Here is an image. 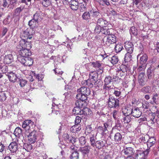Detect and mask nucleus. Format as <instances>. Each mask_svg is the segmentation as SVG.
I'll return each mask as SVG.
<instances>
[{"mask_svg":"<svg viewBox=\"0 0 159 159\" xmlns=\"http://www.w3.org/2000/svg\"><path fill=\"white\" fill-rule=\"evenodd\" d=\"M79 142L81 145L85 144L86 143L85 138L84 136H81L79 139Z\"/></svg>","mask_w":159,"mask_h":159,"instance_id":"680f3d73","label":"nucleus"},{"mask_svg":"<svg viewBox=\"0 0 159 159\" xmlns=\"http://www.w3.org/2000/svg\"><path fill=\"white\" fill-rule=\"evenodd\" d=\"M79 2L76 0H71L69 2V5L71 9L73 10H77L79 7Z\"/></svg>","mask_w":159,"mask_h":159,"instance_id":"f3484780","label":"nucleus"},{"mask_svg":"<svg viewBox=\"0 0 159 159\" xmlns=\"http://www.w3.org/2000/svg\"><path fill=\"white\" fill-rule=\"evenodd\" d=\"M119 101L111 95H109L108 101V105L110 108H116L119 106Z\"/></svg>","mask_w":159,"mask_h":159,"instance_id":"20e7f679","label":"nucleus"},{"mask_svg":"<svg viewBox=\"0 0 159 159\" xmlns=\"http://www.w3.org/2000/svg\"><path fill=\"white\" fill-rule=\"evenodd\" d=\"M25 134L28 137V141L30 143H34L36 141L37 132L36 131L33 130L30 133H26Z\"/></svg>","mask_w":159,"mask_h":159,"instance_id":"6e6552de","label":"nucleus"},{"mask_svg":"<svg viewBox=\"0 0 159 159\" xmlns=\"http://www.w3.org/2000/svg\"><path fill=\"white\" fill-rule=\"evenodd\" d=\"M113 93L116 97H119L121 94V92L117 88L114 90Z\"/></svg>","mask_w":159,"mask_h":159,"instance_id":"e2e57ef3","label":"nucleus"},{"mask_svg":"<svg viewBox=\"0 0 159 159\" xmlns=\"http://www.w3.org/2000/svg\"><path fill=\"white\" fill-rule=\"evenodd\" d=\"M79 153L77 151H75L71 153L70 159H79Z\"/></svg>","mask_w":159,"mask_h":159,"instance_id":"c03bdc74","label":"nucleus"},{"mask_svg":"<svg viewBox=\"0 0 159 159\" xmlns=\"http://www.w3.org/2000/svg\"><path fill=\"white\" fill-rule=\"evenodd\" d=\"M156 140L155 138L153 137H152L149 138L148 140L147 141V145L148 148H150L152 146L155 144Z\"/></svg>","mask_w":159,"mask_h":159,"instance_id":"c756f323","label":"nucleus"},{"mask_svg":"<svg viewBox=\"0 0 159 159\" xmlns=\"http://www.w3.org/2000/svg\"><path fill=\"white\" fill-rule=\"evenodd\" d=\"M96 24L102 27H106L108 25V23L106 20L102 18H99L96 21Z\"/></svg>","mask_w":159,"mask_h":159,"instance_id":"dca6fc26","label":"nucleus"},{"mask_svg":"<svg viewBox=\"0 0 159 159\" xmlns=\"http://www.w3.org/2000/svg\"><path fill=\"white\" fill-rule=\"evenodd\" d=\"M83 2H81L82 3L86 5L87 6L89 7L90 6H91V0H82Z\"/></svg>","mask_w":159,"mask_h":159,"instance_id":"bf43d9fd","label":"nucleus"},{"mask_svg":"<svg viewBox=\"0 0 159 159\" xmlns=\"http://www.w3.org/2000/svg\"><path fill=\"white\" fill-rule=\"evenodd\" d=\"M34 143H25L24 145V148L27 151H30L32 149L33 147V144Z\"/></svg>","mask_w":159,"mask_h":159,"instance_id":"4c0bfd02","label":"nucleus"},{"mask_svg":"<svg viewBox=\"0 0 159 159\" xmlns=\"http://www.w3.org/2000/svg\"><path fill=\"white\" fill-rule=\"evenodd\" d=\"M159 98V95L158 94L155 93L153 94L152 99L153 102L156 103L157 100Z\"/></svg>","mask_w":159,"mask_h":159,"instance_id":"338daca9","label":"nucleus"},{"mask_svg":"<svg viewBox=\"0 0 159 159\" xmlns=\"http://www.w3.org/2000/svg\"><path fill=\"white\" fill-rule=\"evenodd\" d=\"M123 152L127 156H132L134 155L135 151L131 147H128L123 150Z\"/></svg>","mask_w":159,"mask_h":159,"instance_id":"5701e85b","label":"nucleus"},{"mask_svg":"<svg viewBox=\"0 0 159 159\" xmlns=\"http://www.w3.org/2000/svg\"><path fill=\"white\" fill-rule=\"evenodd\" d=\"M98 77V73L96 71H92L89 74V79L92 80V82L94 83L95 85L97 84V79Z\"/></svg>","mask_w":159,"mask_h":159,"instance_id":"2eb2a0df","label":"nucleus"},{"mask_svg":"<svg viewBox=\"0 0 159 159\" xmlns=\"http://www.w3.org/2000/svg\"><path fill=\"white\" fill-rule=\"evenodd\" d=\"M80 94H77L76 96V98L78 99L75 103L76 106L79 107H80L82 108L85 107L87 104L86 102L87 97H86L84 96H82Z\"/></svg>","mask_w":159,"mask_h":159,"instance_id":"f257e3e1","label":"nucleus"},{"mask_svg":"<svg viewBox=\"0 0 159 159\" xmlns=\"http://www.w3.org/2000/svg\"><path fill=\"white\" fill-rule=\"evenodd\" d=\"M6 75L8 76L10 81L13 83L16 82L19 78L18 74L12 72L7 73Z\"/></svg>","mask_w":159,"mask_h":159,"instance_id":"f8f14e48","label":"nucleus"},{"mask_svg":"<svg viewBox=\"0 0 159 159\" xmlns=\"http://www.w3.org/2000/svg\"><path fill=\"white\" fill-rule=\"evenodd\" d=\"M89 12H85L82 15V17L84 20H87L90 18V15Z\"/></svg>","mask_w":159,"mask_h":159,"instance_id":"49530a36","label":"nucleus"},{"mask_svg":"<svg viewBox=\"0 0 159 159\" xmlns=\"http://www.w3.org/2000/svg\"><path fill=\"white\" fill-rule=\"evenodd\" d=\"M92 65L93 67L96 68V70H99L100 73H102V68L101 67V65L100 63L98 61L94 62L92 63Z\"/></svg>","mask_w":159,"mask_h":159,"instance_id":"c85d7f7f","label":"nucleus"},{"mask_svg":"<svg viewBox=\"0 0 159 159\" xmlns=\"http://www.w3.org/2000/svg\"><path fill=\"white\" fill-rule=\"evenodd\" d=\"M111 29H109L107 28H102V29L101 33L108 36L109 35H111L110 34V30Z\"/></svg>","mask_w":159,"mask_h":159,"instance_id":"a19ab883","label":"nucleus"},{"mask_svg":"<svg viewBox=\"0 0 159 159\" xmlns=\"http://www.w3.org/2000/svg\"><path fill=\"white\" fill-rule=\"evenodd\" d=\"M18 145L16 142L11 143L9 144L8 148L10 150L13 152H16L17 150Z\"/></svg>","mask_w":159,"mask_h":159,"instance_id":"393cba45","label":"nucleus"},{"mask_svg":"<svg viewBox=\"0 0 159 159\" xmlns=\"http://www.w3.org/2000/svg\"><path fill=\"white\" fill-rule=\"evenodd\" d=\"M30 48H27L18 50L17 51L19 52V56L18 57H25L30 56L31 55V51L29 50Z\"/></svg>","mask_w":159,"mask_h":159,"instance_id":"9b49d317","label":"nucleus"},{"mask_svg":"<svg viewBox=\"0 0 159 159\" xmlns=\"http://www.w3.org/2000/svg\"><path fill=\"white\" fill-rule=\"evenodd\" d=\"M83 116L82 115L79 116H77L75 120V124L76 125H80V123L81 122L82 117H83Z\"/></svg>","mask_w":159,"mask_h":159,"instance_id":"603ef678","label":"nucleus"},{"mask_svg":"<svg viewBox=\"0 0 159 159\" xmlns=\"http://www.w3.org/2000/svg\"><path fill=\"white\" fill-rule=\"evenodd\" d=\"M82 84L83 86H86L87 88H92L93 87V84L94 83L92 82V80L89 79L87 80H85L82 82Z\"/></svg>","mask_w":159,"mask_h":159,"instance_id":"cd10ccee","label":"nucleus"},{"mask_svg":"<svg viewBox=\"0 0 159 159\" xmlns=\"http://www.w3.org/2000/svg\"><path fill=\"white\" fill-rule=\"evenodd\" d=\"M76 138L75 137L70 136V138L68 140V142L73 144L76 142Z\"/></svg>","mask_w":159,"mask_h":159,"instance_id":"69168bd1","label":"nucleus"},{"mask_svg":"<svg viewBox=\"0 0 159 159\" xmlns=\"http://www.w3.org/2000/svg\"><path fill=\"white\" fill-rule=\"evenodd\" d=\"M132 115L135 118H139L142 115V113L139 108L132 109Z\"/></svg>","mask_w":159,"mask_h":159,"instance_id":"a878e982","label":"nucleus"},{"mask_svg":"<svg viewBox=\"0 0 159 159\" xmlns=\"http://www.w3.org/2000/svg\"><path fill=\"white\" fill-rule=\"evenodd\" d=\"M106 143V141L104 140L97 141L94 144V147H95L98 149H100L104 147Z\"/></svg>","mask_w":159,"mask_h":159,"instance_id":"412c9836","label":"nucleus"},{"mask_svg":"<svg viewBox=\"0 0 159 159\" xmlns=\"http://www.w3.org/2000/svg\"><path fill=\"white\" fill-rule=\"evenodd\" d=\"M77 92L79 93L77 94L81 95V97H82V96H84L86 97H87V96L90 95L91 92L89 88H87L85 86L81 87L78 89Z\"/></svg>","mask_w":159,"mask_h":159,"instance_id":"9d476101","label":"nucleus"},{"mask_svg":"<svg viewBox=\"0 0 159 159\" xmlns=\"http://www.w3.org/2000/svg\"><path fill=\"white\" fill-rule=\"evenodd\" d=\"M145 74L144 73L140 72L138 76V82L140 85L143 86L145 84Z\"/></svg>","mask_w":159,"mask_h":159,"instance_id":"6ab92c4d","label":"nucleus"},{"mask_svg":"<svg viewBox=\"0 0 159 159\" xmlns=\"http://www.w3.org/2000/svg\"><path fill=\"white\" fill-rule=\"evenodd\" d=\"M89 11L90 16L93 18H97L100 16V13L98 10L94 8H92Z\"/></svg>","mask_w":159,"mask_h":159,"instance_id":"4be33fe9","label":"nucleus"},{"mask_svg":"<svg viewBox=\"0 0 159 159\" xmlns=\"http://www.w3.org/2000/svg\"><path fill=\"white\" fill-rule=\"evenodd\" d=\"M130 33L134 35H136L138 34L137 30L135 27L134 26L130 28Z\"/></svg>","mask_w":159,"mask_h":159,"instance_id":"052dcab7","label":"nucleus"},{"mask_svg":"<svg viewBox=\"0 0 159 159\" xmlns=\"http://www.w3.org/2000/svg\"><path fill=\"white\" fill-rule=\"evenodd\" d=\"M155 113H152L151 115L149 116V118L148 119H147V121L152 124H154L157 120V119H155Z\"/></svg>","mask_w":159,"mask_h":159,"instance_id":"2f4dec72","label":"nucleus"},{"mask_svg":"<svg viewBox=\"0 0 159 159\" xmlns=\"http://www.w3.org/2000/svg\"><path fill=\"white\" fill-rule=\"evenodd\" d=\"M18 61L25 66H30L33 64V60L31 58L28 57H18Z\"/></svg>","mask_w":159,"mask_h":159,"instance_id":"423d86ee","label":"nucleus"},{"mask_svg":"<svg viewBox=\"0 0 159 159\" xmlns=\"http://www.w3.org/2000/svg\"><path fill=\"white\" fill-rule=\"evenodd\" d=\"M39 13H36L34 15L33 19L35 20L36 22L38 23L39 18Z\"/></svg>","mask_w":159,"mask_h":159,"instance_id":"774afa93","label":"nucleus"},{"mask_svg":"<svg viewBox=\"0 0 159 159\" xmlns=\"http://www.w3.org/2000/svg\"><path fill=\"white\" fill-rule=\"evenodd\" d=\"M131 54L127 52L125 54L124 59L125 62H129L132 60V56L131 55Z\"/></svg>","mask_w":159,"mask_h":159,"instance_id":"79ce46f5","label":"nucleus"},{"mask_svg":"<svg viewBox=\"0 0 159 159\" xmlns=\"http://www.w3.org/2000/svg\"><path fill=\"white\" fill-rule=\"evenodd\" d=\"M34 123L31 120H27L24 121L22 123V127L24 129L25 134L29 133L33 129Z\"/></svg>","mask_w":159,"mask_h":159,"instance_id":"f03ea898","label":"nucleus"},{"mask_svg":"<svg viewBox=\"0 0 159 159\" xmlns=\"http://www.w3.org/2000/svg\"><path fill=\"white\" fill-rule=\"evenodd\" d=\"M110 61L112 64L114 65L117 63L119 61V59L117 56H114L111 57Z\"/></svg>","mask_w":159,"mask_h":159,"instance_id":"de8ad7c7","label":"nucleus"},{"mask_svg":"<svg viewBox=\"0 0 159 159\" xmlns=\"http://www.w3.org/2000/svg\"><path fill=\"white\" fill-rule=\"evenodd\" d=\"M102 28V27L98 25H96L94 30L95 33L98 34H99L100 32L101 33Z\"/></svg>","mask_w":159,"mask_h":159,"instance_id":"13d9d810","label":"nucleus"},{"mask_svg":"<svg viewBox=\"0 0 159 159\" xmlns=\"http://www.w3.org/2000/svg\"><path fill=\"white\" fill-rule=\"evenodd\" d=\"M125 117H124L122 119V121L124 122L125 123H129L131 120V118L129 116L125 115Z\"/></svg>","mask_w":159,"mask_h":159,"instance_id":"5fc2aeb1","label":"nucleus"},{"mask_svg":"<svg viewBox=\"0 0 159 159\" xmlns=\"http://www.w3.org/2000/svg\"><path fill=\"white\" fill-rule=\"evenodd\" d=\"M81 108V107L76 106L73 110V113L75 115H79V116L83 115H86L89 114V109L88 108H84L82 110Z\"/></svg>","mask_w":159,"mask_h":159,"instance_id":"7ed1b4c3","label":"nucleus"},{"mask_svg":"<svg viewBox=\"0 0 159 159\" xmlns=\"http://www.w3.org/2000/svg\"><path fill=\"white\" fill-rule=\"evenodd\" d=\"M112 78L110 76H107L106 77L104 80V84L103 86V88L107 89H113V86H107V85H109L111 83L112 81Z\"/></svg>","mask_w":159,"mask_h":159,"instance_id":"ddd939ff","label":"nucleus"},{"mask_svg":"<svg viewBox=\"0 0 159 159\" xmlns=\"http://www.w3.org/2000/svg\"><path fill=\"white\" fill-rule=\"evenodd\" d=\"M116 42V37L113 34L107 36L106 41L104 45L106 47L109 46L115 43Z\"/></svg>","mask_w":159,"mask_h":159,"instance_id":"1a4fd4ad","label":"nucleus"},{"mask_svg":"<svg viewBox=\"0 0 159 159\" xmlns=\"http://www.w3.org/2000/svg\"><path fill=\"white\" fill-rule=\"evenodd\" d=\"M8 92L7 91L0 92V101L3 102L5 101L7 98Z\"/></svg>","mask_w":159,"mask_h":159,"instance_id":"72a5a7b5","label":"nucleus"},{"mask_svg":"<svg viewBox=\"0 0 159 159\" xmlns=\"http://www.w3.org/2000/svg\"><path fill=\"white\" fill-rule=\"evenodd\" d=\"M120 68L121 69L122 73H125L129 70V69L125 65L122 64L120 65Z\"/></svg>","mask_w":159,"mask_h":159,"instance_id":"6e6d98bb","label":"nucleus"},{"mask_svg":"<svg viewBox=\"0 0 159 159\" xmlns=\"http://www.w3.org/2000/svg\"><path fill=\"white\" fill-rule=\"evenodd\" d=\"M31 48V43L28 41H25V40L23 39L19 42V44L17 46V50H20L24 48Z\"/></svg>","mask_w":159,"mask_h":159,"instance_id":"39448f33","label":"nucleus"},{"mask_svg":"<svg viewBox=\"0 0 159 159\" xmlns=\"http://www.w3.org/2000/svg\"><path fill=\"white\" fill-rule=\"evenodd\" d=\"M153 71V68L152 66H150L148 68L147 71V75L148 79H151L152 78Z\"/></svg>","mask_w":159,"mask_h":159,"instance_id":"c9c22d12","label":"nucleus"},{"mask_svg":"<svg viewBox=\"0 0 159 159\" xmlns=\"http://www.w3.org/2000/svg\"><path fill=\"white\" fill-rule=\"evenodd\" d=\"M52 106V113L56 115L60 113V110L63 107L62 105H58V106L54 105V106Z\"/></svg>","mask_w":159,"mask_h":159,"instance_id":"b1692460","label":"nucleus"},{"mask_svg":"<svg viewBox=\"0 0 159 159\" xmlns=\"http://www.w3.org/2000/svg\"><path fill=\"white\" fill-rule=\"evenodd\" d=\"M151 87L149 86H147L142 88L141 89V91L144 93H151Z\"/></svg>","mask_w":159,"mask_h":159,"instance_id":"f704fd0d","label":"nucleus"},{"mask_svg":"<svg viewBox=\"0 0 159 159\" xmlns=\"http://www.w3.org/2000/svg\"><path fill=\"white\" fill-rule=\"evenodd\" d=\"M38 23V22H36L35 20H34L33 19H32L29 21V22L28 25L31 27L32 26V27H34V25H36V24Z\"/></svg>","mask_w":159,"mask_h":159,"instance_id":"0e129e2a","label":"nucleus"},{"mask_svg":"<svg viewBox=\"0 0 159 159\" xmlns=\"http://www.w3.org/2000/svg\"><path fill=\"white\" fill-rule=\"evenodd\" d=\"M96 137L93 134H91V135H90L89 138V142L91 145L93 147H94V145L96 143Z\"/></svg>","mask_w":159,"mask_h":159,"instance_id":"e433bc0d","label":"nucleus"},{"mask_svg":"<svg viewBox=\"0 0 159 159\" xmlns=\"http://www.w3.org/2000/svg\"><path fill=\"white\" fill-rule=\"evenodd\" d=\"M122 139V136L120 133L117 132L115 134L114 137V139L115 142L117 143H120L121 142Z\"/></svg>","mask_w":159,"mask_h":159,"instance_id":"7c9ffc66","label":"nucleus"},{"mask_svg":"<svg viewBox=\"0 0 159 159\" xmlns=\"http://www.w3.org/2000/svg\"><path fill=\"white\" fill-rule=\"evenodd\" d=\"M14 135L17 137H20L22 134V130L19 127H16L14 132Z\"/></svg>","mask_w":159,"mask_h":159,"instance_id":"58836bf2","label":"nucleus"},{"mask_svg":"<svg viewBox=\"0 0 159 159\" xmlns=\"http://www.w3.org/2000/svg\"><path fill=\"white\" fill-rule=\"evenodd\" d=\"M90 148L89 146L87 145L82 147L80 148V150L84 155L88 154L89 152Z\"/></svg>","mask_w":159,"mask_h":159,"instance_id":"bb28decb","label":"nucleus"},{"mask_svg":"<svg viewBox=\"0 0 159 159\" xmlns=\"http://www.w3.org/2000/svg\"><path fill=\"white\" fill-rule=\"evenodd\" d=\"M132 109H131L129 108L128 109H125L123 111V114L124 115L129 116L130 115H132Z\"/></svg>","mask_w":159,"mask_h":159,"instance_id":"09e8293b","label":"nucleus"},{"mask_svg":"<svg viewBox=\"0 0 159 159\" xmlns=\"http://www.w3.org/2000/svg\"><path fill=\"white\" fill-rule=\"evenodd\" d=\"M146 65L140 64L138 68V71L140 72L144 73V70L146 67Z\"/></svg>","mask_w":159,"mask_h":159,"instance_id":"3c124183","label":"nucleus"},{"mask_svg":"<svg viewBox=\"0 0 159 159\" xmlns=\"http://www.w3.org/2000/svg\"><path fill=\"white\" fill-rule=\"evenodd\" d=\"M8 66L6 65H0V78L2 77V73H6L8 70Z\"/></svg>","mask_w":159,"mask_h":159,"instance_id":"473e14b6","label":"nucleus"},{"mask_svg":"<svg viewBox=\"0 0 159 159\" xmlns=\"http://www.w3.org/2000/svg\"><path fill=\"white\" fill-rule=\"evenodd\" d=\"M13 61V57L11 54L6 55L3 59V62L5 64H9Z\"/></svg>","mask_w":159,"mask_h":159,"instance_id":"a211bd4d","label":"nucleus"},{"mask_svg":"<svg viewBox=\"0 0 159 159\" xmlns=\"http://www.w3.org/2000/svg\"><path fill=\"white\" fill-rule=\"evenodd\" d=\"M42 4L44 7H47L50 5L51 2L49 0H42Z\"/></svg>","mask_w":159,"mask_h":159,"instance_id":"4d7b16f0","label":"nucleus"},{"mask_svg":"<svg viewBox=\"0 0 159 159\" xmlns=\"http://www.w3.org/2000/svg\"><path fill=\"white\" fill-rule=\"evenodd\" d=\"M18 80V82L21 87H24L27 84V81L21 77L19 78Z\"/></svg>","mask_w":159,"mask_h":159,"instance_id":"37998d69","label":"nucleus"},{"mask_svg":"<svg viewBox=\"0 0 159 159\" xmlns=\"http://www.w3.org/2000/svg\"><path fill=\"white\" fill-rule=\"evenodd\" d=\"M37 89L36 84H35V83H30L28 89H27V90H28V92H29L31 91L33 89Z\"/></svg>","mask_w":159,"mask_h":159,"instance_id":"864d4df0","label":"nucleus"},{"mask_svg":"<svg viewBox=\"0 0 159 159\" xmlns=\"http://www.w3.org/2000/svg\"><path fill=\"white\" fill-rule=\"evenodd\" d=\"M34 31L31 28H28L25 30L22 34V37L25 40L31 39L32 38V35L34 34Z\"/></svg>","mask_w":159,"mask_h":159,"instance_id":"0eeeda50","label":"nucleus"},{"mask_svg":"<svg viewBox=\"0 0 159 159\" xmlns=\"http://www.w3.org/2000/svg\"><path fill=\"white\" fill-rule=\"evenodd\" d=\"M92 131V128L90 125H88L86 127V128L85 130V133L86 135L90 134L91 135Z\"/></svg>","mask_w":159,"mask_h":159,"instance_id":"8fccbe9b","label":"nucleus"},{"mask_svg":"<svg viewBox=\"0 0 159 159\" xmlns=\"http://www.w3.org/2000/svg\"><path fill=\"white\" fill-rule=\"evenodd\" d=\"M123 48V45L120 43L116 44L115 47V49L116 52H120Z\"/></svg>","mask_w":159,"mask_h":159,"instance_id":"ea45409f","label":"nucleus"},{"mask_svg":"<svg viewBox=\"0 0 159 159\" xmlns=\"http://www.w3.org/2000/svg\"><path fill=\"white\" fill-rule=\"evenodd\" d=\"M125 47L127 52L132 53L134 49V46L132 43L129 42L125 43Z\"/></svg>","mask_w":159,"mask_h":159,"instance_id":"aec40b11","label":"nucleus"},{"mask_svg":"<svg viewBox=\"0 0 159 159\" xmlns=\"http://www.w3.org/2000/svg\"><path fill=\"white\" fill-rule=\"evenodd\" d=\"M140 57L139 64L147 65V62L148 59V57L147 54H139L137 57V58Z\"/></svg>","mask_w":159,"mask_h":159,"instance_id":"4468645a","label":"nucleus"},{"mask_svg":"<svg viewBox=\"0 0 159 159\" xmlns=\"http://www.w3.org/2000/svg\"><path fill=\"white\" fill-rule=\"evenodd\" d=\"M89 7L86 5L81 3L80 5L79 10L81 12L86 11Z\"/></svg>","mask_w":159,"mask_h":159,"instance_id":"a18cd8bd","label":"nucleus"}]
</instances>
